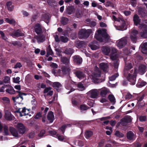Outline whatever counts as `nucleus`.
<instances>
[{
  "label": "nucleus",
  "mask_w": 147,
  "mask_h": 147,
  "mask_svg": "<svg viewBox=\"0 0 147 147\" xmlns=\"http://www.w3.org/2000/svg\"><path fill=\"white\" fill-rule=\"evenodd\" d=\"M127 138L129 140H131L134 139V133L131 131L128 132L127 134Z\"/></svg>",
  "instance_id": "obj_26"
},
{
  "label": "nucleus",
  "mask_w": 147,
  "mask_h": 147,
  "mask_svg": "<svg viewBox=\"0 0 147 147\" xmlns=\"http://www.w3.org/2000/svg\"><path fill=\"white\" fill-rule=\"evenodd\" d=\"M139 119L140 121L143 122L146 121L147 120V117L146 115L140 116L139 117Z\"/></svg>",
  "instance_id": "obj_41"
},
{
  "label": "nucleus",
  "mask_w": 147,
  "mask_h": 147,
  "mask_svg": "<svg viewBox=\"0 0 147 147\" xmlns=\"http://www.w3.org/2000/svg\"><path fill=\"white\" fill-rule=\"evenodd\" d=\"M13 35L15 37H18L24 36V34L23 33L21 32L20 30L18 29L13 33Z\"/></svg>",
  "instance_id": "obj_28"
},
{
  "label": "nucleus",
  "mask_w": 147,
  "mask_h": 147,
  "mask_svg": "<svg viewBox=\"0 0 147 147\" xmlns=\"http://www.w3.org/2000/svg\"><path fill=\"white\" fill-rule=\"evenodd\" d=\"M51 89V88L50 87L46 88L43 91V93H47V96H52L53 94V91L52 90H50Z\"/></svg>",
  "instance_id": "obj_20"
},
{
  "label": "nucleus",
  "mask_w": 147,
  "mask_h": 147,
  "mask_svg": "<svg viewBox=\"0 0 147 147\" xmlns=\"http://www.w3.org/2000/svg\"><path fill=\"white\" fill-rule=\"evenodd\" d=\"M34 31L38 35L42 33L41 26L40 24L37 23L35 25L34 27Z\"/></svg>",
  "instance_id": "obj_15"
},
{
  "label": "nucleus",
  "mask_w": 147,
  "mask_h": 147,
  "mask_svg": "<svg viewBox=\"0 0 147 147\" xmlns=\"http://www.w3.org/2000/svg\"><path fill=\"white\" fill-rule=\"evenodd\" d=\"M61 61L66 65H67L69 63V59L65 57H63L61 58Z\"/></svg>",
  "instance_id": "obj_25"
},
{
  "label": "nucleus",
  "mask_w": 147,
  "mask_h": 147,
  "mask_svg": "<svg viewBox=\"0 0 147 147\" xmlns=\"http://www.w3.org/2000/svg\"><path fill=\"white\" fill-rule=\"evenodd\" d=\"M3 130L4 131V133L5 135L7 136L9 135L8 127L7 126L5 125L4 126Z\"/></svg>",
  "instance_id": "obj_46"
},
{
  "label": "nucleus",
  "mask_w": 147,
  "mask_h": 147,
  "mask_svg": "<svg viewBox=\"0 0 147 147\" xmlns=\"http://www.w3.org/2000/svg\"><path fill=\"white\" fill-rule=\"evenodd\" d=\"M108 90L107 89H102L100 92V95L101 97L105 98L107 94L108 93Z\"/></svg>",
  "instance_id": "obj_30"
},
{
  "label": "nucleus",
  "mask_w": 147,
  "mask_h": 147,
  "mask_svg": "<svg viewBox=\"0 0 147 147\" xmlns=\"http://www.w3.org/2000/svg\"><path fill=\"white\" fill-rule=\"evenodd\" d=\"M89 92L90 93V97L94 99L97 97L99 93L98 90L95 89L91 90Z\"/></svg>",
  "instance_id": "obj_9"
},
{
  "label": "nucleus",
  "mask_w": 147,
  "mask_h": 147,
  "mask_svg": "<svg viewBox=\"0 0 147 147\" xmlns=\"http://www.w3.org/2000/svg\"><path fill=\"white\" fill-rule=\"evenodd\" d=\"M105 140L104 139L100 140L98 144V147H102L105 144Z\"/></svg>",
  "instance_id": "obj_53"
},
{
  "label": "nucleus",
  "mask_w": 147,
  "mask_h": 147,
  "mask_svg": "<svg viewBox=\"0 0 147 147\" xmlns=\"http://www.w3.org/2000/svg\"><path fill=\"white\" fill-rule=\"evenodd\" d=\"M131 121L132 120L131 118V117L129 116L124 117L121 120V124L123 125H125V123H130L131 122Z\"/></svg>",
  "instance_id": "obj_14"
},
{
  "label": "nucleus",
  "mask_w": 147,
  "mask_h": 147,
  "mask_svg": "<svg viewBox=\"0 0 147 147\" xmlns=\"http://www.w3.org/2000/svg\"><path fill=\"white\" fill-rule=\"evenodd\" d=\"M72 58L73 62L75 64L80 65L82 64L83 60L80 56L76 55L72 57Z\"/></svg>",
  "instance_id": "obj_4"
},
{
  "label": "nucleus",
  "mask_w": 147,
  "mask_h": 147,
  "mask_svg": "<svg viewBox=\"0 0 147 147\" xmlns=\"http://www.w3.org/2000/svg\"><path fill=\"white\" fill-rule=\"evenodd\" d=\"M127 79L131 85H134L136 84V76L134 75H132L129 73L127 76Z\"/></svg>",
  "instance_id": "obj_3"
},
{
  "label": "nucleus",
  "mask_w": 147,
  "mask_h": 147,
  "mask_svg": "<svg viewBox=\"0 0 147 147\" xmlns=\"http://www.w3.org/2000/svg\"><path fill=\"white\" fill-rule=\"evenodd\" d=\"M60 41L62 42L66 43L69 41V38L67 36H60Z\"/></svg>",
  "instance_id": "obj_36"
},
{
  "label": "nucleus",
  "mask_w": 147,
  "mask_h": 147,
  "mask_svg": "<svg viewBox=\"0 0 147 147\" xmlns=\"http://www.w3.org/2000/svg\"><path fill=\"white\" fill-rule=\"evenodd\" d=\"M10 79V78L9 77L6 76L5 77L3 82L5 83H9Z\"/></svg>",
  "instance_id": "obj_58"
},
{
  "label": "nucleus",
  "mask_w": 147,
  "mask_h": 147,
  "mask_svg": "<svg viewBox=\"0 0 147 147\" xmlns=\"http://www.w3.org/2000/svg\"><path fill=\"white\" fill-rule=\"evenodd\" d=\"M97 32L98 34H95V37L96 39L101 42H104V40L102 37L103 34L104 32H103L101 30H97Z\"/></svg>",
  "instance_id": "obj_8"
},
{
  "label": "nucleus",
  "mask_w": 147,
  "mask_h": 147,
  "mask_svg": "<svg viewBox=\"0 0 147 147\" xmlns=\"http://www.w3.org/2000/svg\"><path fill=\"white\" fill-rule=\"evenodd\" d=\"M81 12L80 10H77L76 13V17L78 18L82 17Z\"/></svg>",
  "instance_id": "obj_55"
},
{
  "label": "nucleus",
  "mask_w": 147,
  "mask_h": 147,
  "mask_svg": "<svg viewBox=\"0 0 147 147\" xmlns=\"http://www.w3.org/2000/svg\"><path fill=\"white\" fill-rule=\"evenodd\" d=\"M61 86V84L58 82H55L53 83V86L55 89L59 88Z\"/></svg>",
  "instance_id": "obj_40"
},
{
  "label": "nucleus",
  "mask_w": 147,
  "mask_h": 147,
  "mask_svg": "<svg viewBox=\"0 0 147 147\" xmlns=\"http://www.w3.org/2000/svg\"><path fill=\"white\" fill-rule=\"evenodd\" d=\"M140 27L141 28H143L145 26H147V20H143L142 22L140 24Z\"/></svg>",
  "instance_id": "obj_47"
},
{
  "label": "nucleus",
  "mask_w": 147,
  "mask_h": 147,
  "mask_svg": "<svg viewBox=\"0 0 147 147\" xmlns=\"http://www.w3.org/2000/svg\"><path fill=\"white\" fill-rule=\"evenodd\" d=\"M118 76V75L117 74H115L111 76L109 78V80L111 81H113L115 80L116 78Z\"/></svg>",
  "instance_id": "obj_56"
},
{
  "label": "nucleus",
  "mask_w": 147,
  "mask_h": 147,
  "mask_svg": "<svg viewBox=\"0 0 147 147\" xmlns=\"http://www.w3.org/2000/svg\"><path fill=\"white\" fill-rule=\"evenodd\" d=\"M93 135L92 131L89 130H87L85 132V136L87 139H88Z\"/></svg>",
  "instance_id": "obj_33"
},
{
  "label": "nucleus",
  "mask_w": 147,
  "mask_h": 147,
  "mask_svg": "<svg viewBox=\"0 0 147 147\" xmlns=\"http://www.w3.org/2000/svg\"><path fill=\"white\" fill-rule=\"evenodd\" d=\"M5 113L4 117L7 120L11 121L14 119V117L9 111L6 110L5 111Z\"/></svg>",
  "instance_id": "obj_5"
},
{
  "label": "nucleus",
  "mask_w": 147,
  "mask_h": 147,
  "mask_svg": "<svg viewBox=\"0 0 147 147\" xmlns=\"http://www.w3.org/2000/svg\"><path fill=\"white\" fill-rule=\"evenodd\" d=\"M85 42L83 41L78 40L76 43V46L78 48H81L85 47Z\"/></svg>",
  "instance_id": "obj_23"
},
{
  "label": "nucleus",
  "mask_w": 147,
  "mask_h": 147,
  "mask_svg": "<svg viewBox=\"0 0 147 147\" xmlns=\"http://www.w3.org/2000/svg\"><path fill=\"white\" fill-rule=\"evenodd\" d=\"M45 133V131L44 129H42L40 131L38 136L40 137H42Z\"/></svg>",
  "instance_id": "obj_62"
},
{
  "label": "nucleus",
  "mask_w": 147,
  "mask_h": 147,
  "mask_svg": "<svg viewBox=\"0 0 147 147\" xmlns=\"http://www.w3.org/2000/svg\"><path fill=\"white\" fill-rule=\"evenodd\" d=\"M67 128V126L66 125H62L60 128L59 129L62 131V134H64L65 131V130Z\"/></svg>",
  "instance_id": "obj_57"
},
{
  "label": "nucleus",
  "mask_w": 147,
  "mask_h": 147,
  "mask_svg": "<svg viewBox=\"0 0 147 147\" xmlns=\"http://www.w3.org/2000/svg\"><path fill=\"white\" fill-rule=\"evenodd\" d=\"M115 135L119 138H122L124 136V134L118 130H117L115 131Z\"/></svg>",
  "instance_id": "obj_37"
},
{
  "label": "nucleus",
  "mask_w": 147,
  "mask_h": 147,
  "mask_svg": "<svg viewBox=\"0 0 147 147\" xmlns=\"http://www.w3.org/2000/svg\"><path fill=\"white\" fill-rule=\"evenodd\" d=\"M12 99L14 102L20 104L21 103V102L23 100V98L22 96V98L20 96L18 97V96H17L15 97H12Z\"/></svg>",
  "instance_id": "obj_24"
},
{
  "label": "nucleus",
  "mask_w": 147,
  "mask_h": 147,
  "mask_svg": "<svg viewBox=\"0 0 147 147\" xmlns=\"http://www.w3.org/2000/svg\"><path fill=\"white\" fill-rule=\"evenodd\" d=\"M9 130L13 136L17 138H20L21 137V136L19 134L18 131L15 128L12 127H10Z\"/></svg>",
  "instance_id": "obj_10"
},
{
  "label": "nucleus",
  "mask_w": 147,
  "mask_h": 147,
  "mask_svg": "<svg viewBox=\"0 0 147 147\" xmlns=\"http://www.w3.org/2000/svg\"><path fill=\"white\" fill-rule=\"evenodd\" d=\"M132 68V64L131 63H128L127 65H125V68L124 70V74L125 76H126L127 75V71L130 70V69H131Z\"/></svg>",
  "instance_id": "obj_22"
},
{
  "label": "nucleus",
  "mask_w": 147,
  "mask_h": 147,
  "mask_svg": "<svg viewBox=\"0 0 147 147\" xmlns=\"http://www.w3.org/2000/svg\"><path fill=\"white\" fill-rule=\"evenodd\" d=\"M20 78L19 77H17L16 78H13V82L19 84L20 82L19 81Z\"/></svg>",
  "instance_id": "obj_59"
},
{
  "label": "nucleus",
  "mask_w": 147,
  "mask_h": 147,
  "mask_svg": "<svg viewBox=\"0 0 147 147\" xmlns=\"http://www.w3.org/2000/svg\"><path fill=\"white\" fill-rule=\"evenodd\" d=\"M102 37L104 38V40L105 42H109L110 40V37L106 32H104L103 34Z\"/></svg>",
  "instance_id": "obj_29"
},
{
  "label": "nucleus",
  "mask_w": 147,
  "mask_h": 147,
  "mask_svg": "<svg viewBox=\"0 0 147 147\" xmlns=\"http://www.w3.org/2000/svg\"><path fill=\"white\" fill-rule=\"evenodd\" d=\"M141 28L142 31L140 32L141 37L143 38H147V26Z\"/></svg>",
  "instance_id": "obj_13"
},
{
  "label": "nucleus",
  "mask_w": 147,
  "mask_h": 147,
  "mask_svg": "<svg viewBox=\"0 0 147 147\" xmlns=\"http://www.w3.org/2000/svg\"><path fill=\"white\" fill-rule=\"evenodd\" d=\"M47 118L50 123L53 122L54 119L53 112L51 111H49L47 114Z\"/></svg>",
  "instance_id": "obj_16"
},
{
  "label": "nucleus",
  "mask_w": 147,
  "mask_h": 147,
  "mask_svg": "<svg viewBox=\"0 0 147 147\" xmlns=\"http://www.w3.org/2000/svg\"><path fill=\"white\" fill-rule=\"evenodd\" d=\"M47 56L48 57V56L49 55H52L53 54V53L51 48L50 45H49L47 49Z\"/></svg>",
  "instance_id": "obj_35"
},
{
  "label": "nucleus",
  "mask_w": 147,
  "mask_h": 147,
  "mask_svg": "<svg viewBox=\"0 0 147 147\" xmlns=\"http://www.w3.org/2000/svg\"><path fill=\"white\" fill-rule=\"evenodd\" d=\"M90 108V107L89 108L85 104L82 105L80 106V110L82 111H86L88 109Z\"/></svg>",
  "instance_id": "obj_44"
},
{
  "label": "nucleus",
  "mask_w": 147,
  "mask_h": 147,
  "mask_svg": "<svg viewBox=\"0 0 147 147\" xmlns=\"http://www.w3.org/2000/svg\"><path fill=\"white\" fill-rule=\"evenodd\" d=\"M133 18L134 24L135 25L137 26L138 24H140V23L141 21V19L138 15L137 14L134 15Z\"/></svg>",
  "instance_id": "obj_17"
},
{
  "label": "nucleus",
  "mask_w": 147,
  "mask_h": 147,
  "mask_svg": "<svg viewBox=\"0 0 147 147\" xmlns=\"http://www.w3.org/2000/svg\"><path fill=\"white\" fill-rule=\"evenodd\" d=\"M118 57L117 54H110V58L111 60L113 61H115Z\"/></svg>",
  "instance_id": "obj_50"
},
{
  "label": "nucleus",
  "mask_w": 147,
  "mask_h": 147,
  "mask_svg": "<svg viewBox=\"0 0 147 147\" xmlns=\"http://www.w3.org/2000/svg\"><path fill=\"white\" fill-rule=\"evenodd\" d=\"M42 112L41 111L39 112L36 113V115L34 117V118L36 119H40L42 115Z\"/></svg>",
  "instance_id": "obj_48"
},
{
  "label": "nucleus",
  "mask_w": 147,
  "mask_h": 147,
  "mask_svg": "<svg viewBox=\"0 0 147 147\" xmlns=\"http://www.w3.org/2000/svg\"><path fill=\"white\" fill-rule=\"evenodd\" d=\"M92 32L91 29H82L78 32V37L80 39H86L89 37Z\"/></svg>",
  "instance_id": "obj_1"
},
{
  "label": "nucleus",
  "mask_w": 147,
  "mask_h": 147,
  "mask_svg": "<svg viewBox=\"0 0 147 147\" xmlns=\"http://www.w3.org/2000/svg\"><path fill=\"white\" fill-rule=\"evenodd\" d=\"M75 8L73 6H68L66 7V13L69 15L74 13Z\"/></svg>",
  "instance_id": "obj_21"
},
{
  "label": "nucleus",
  "mask_w": 147,
  "mask_h": 147,
  "mask_svg": "<svg viewBox=\"0 0 147 147\" xmlns=\"http://www.w3.org/2000/svg\"><path fill=\"white\" fill-rule=\"evenodd\" d=\"M12 45L14 46H16V45L21 47L22 46V44L21 42L19 41H12L11 43Z\"/></svg>",
  "instance_id": "obj_45"
},
{
  "label": "nucleus",
  "mask_w": 147,
  "mask_h": 147,
  "mask_svg": "<svg viewBox=\"0 0 147 147\" xmlns=\"http://www.w3.org/2000/svg\"><path fill=\"white\" fill-rule=\"evenodd\" d=\"M130 38L133 42L135 43L137 40V36L130 35Z\"/></svg>",
  "instance_id": "obj_54"
},
{
  "label": "nucleus",
  "mask_w": 147,
  "mask_h": 147,
  "mask_svg": "<svg viewBox=\"0 0 147 147\" xmlns=\"http://www.w3.org/2000/svg\"><path fill=\"white\" fill-rule=\"evenodd\" d=\"M2 100L4 102L8 104L10 102V100L9 98L7 97H4L2 98Z\"/></svg>",
  "instance_id": "obj_64"
},
{
  "label": "nucleus",
  "mask_w": 147,
  "mask_h": 147,
  "mask_svg": "<svg viewBox=\"0 0 147 147\" xmlns=\"http://www.w3.org/2000/svg\"><path fill=\"white\" fill-rule=\"evenodd\" d=\"M56 138H57L58 140L61 141H62L65 139V137L62 135H61L58 134L56 135Z\"/></svg>",
  "instance_id": "obj_49"
},
{
  "label": "nucleus",
  "mask_w": 147,
  "mask_h": 147,
  "mask_svg": "<svg viewBox=\"0 0 147 147\" xmlns=\"http://www.w3.org/2000/svg\"><path fill=\"white\" fill-rule=\"evenodd\" d=\"M0 34L1 36V37L3 39L5 40H7V37L5 36V33L2 31H0Z\"/></svg>",
  "instance_id": "obj_52"
},
{
  "label": "nucleus",
  "mask_w": 147,
  "mask_h": 147,
  "mask_svg": "<svg viewBox=\"0 0 147 147\" xmlns=\"http://www.w3.org/2000/svg\"><path fill=\"white\" fill-rule=\"evenodd\" d=\"M146 84V82L143 81L139 80L138 83L136 84V86L138 87L141 88L145 86Z\"/></svg>",
  "instance_id": "obj_32"
},
{
  "label": "nucleus",
  "mask_w": 147,
  "mask_h": 147,
  "mask_svg": "<svg viewBox=\"0 0 147 147\" xmlns=\"http://www.w3.org/2000/svg\"><path fill=\"white\" fill-rule=\"evenodd\" d=\"M65 53L67 55H72L73 53V51L70 48L66 49L64 51Z\"/></svg>",
  "instance_id": "obj_39"
},
{
  "label": "nucleus",
  "mask_w": 147,
  "mask_h": 147,
  "mask_svg": "<svg viewBox=\"0 0 147 147\" xmlns=\"http://www.w3.org/2000/svg\"><path fill=\"white\" fill-rule=\"evenodd\" d=\"M22 65L20 62H18L14 66V68L15 69H17L19 68H20L22 67Z\"/></svg>",
  "instance_id": "obj_63"
},
{
  "label": "nucleus",
  "mask_w": 147,
  "mask_h": 147,
  "mask_svg": "<svg viewBox=\"0 0 147 147\" xmlns=\"http://www.w3.org/2000/svg\"><path fill=\"white\" fill-rule=\"evenodd\" d=\"M19 134H23L26 131V127L22 123H18L17 126Z\"/></svg>",
  "instance_id": "obj_6"
},
{
  "label": "nucleus",
  "mask_w": 147,
  "mask_h": 147,
  "mask_svg": "<svg viewBox=\"0 0 147 147\" xmlns=\"http://www.w3.org/2000/svg\"><path fill=\"white\" fill-rule=\"evenodd\" d=\"M127 44V40L124 38H121L117 44V46L119 49L124 47Z\"/></svg>",
  "instance_id": "obj_7"
},
{
  "label": "nucleus",
  "mask_w": 147,
  "mask_h": 147,
  "mask_svg": "<svg viewBox=\"0 0 147 147\" xmlns=\"http://www.w3.org/2000/svg\"><path fill=\"white\" fill-rule=\"evenodd\" d=\"M125 22L124 20L122 22V24L119 27L120 28V30H126L127 29V28L125 26Z\"/></svg>",
  "instance_id": "obj_42"
},
{
  "label": "nucleus",
  "mask_w": 147,
  "mask_h": 147,
  "mask_svg": "<svg viewBox=\"0 0 147 147\" xmlns=\"http://www.w3.org/2000/svg\"><path fill=\"white\" fill-rule=\"evenodd\" d=\"M36 37L37 40L40 42H43L45 40V37L42 33L38 35Z\"/></svg>",
  "instance_id": "obj_27"
},
{
  "label": "nucleus",
  "mask_w": 147,
  "mask_h": 147,
  "mask_svg": "<svg viewBox=\"0 0 147 147\" xmlns=\"http://www.w3.org/2000/svg\"><path fill=\"white\" fill-rule=\"evenodd\" d=\"M146 67L144 65H140L138 68V72L141 75H143L146 71Z\"/></svg>",
  "instance_id": "obj_11"
},
{
  "label": "nucleus",
  "mask_w": 147,
  "mask_h": 147,
  "mask_svg": "<svg viewBox=\"0 0 147 147\" xmlns=\"http://www.w3.org/2000/svg\"><path fill=\"white\" fill-rule=\"evenodd\" d=\"M42 19L45 21H49V16L47 14H42L41 16Z\"/></svg>",
  "instance_id": "obj_38"
},
{
  "label": "nucleus",
  "mask_w": 147,
  "mask_h": 147,
  "mask_svg": "<svg viewBox=\"0 0 147 147\" xmlns=\"http://www.w3.org/2000/svg\"><path fill=\"white\" fill-rule=\"evenodd\" d=\"M38 18L37 15L35 14L33 15L31 18V20L32 22H33L35 21Z\"/></svg>",
  "instance_id": "obj_60"
},
{
  "label": "nucleus",
  "mask_w": 147,
  "mask_h": 147,
  "mask_svg": "<svg viewBox=\"0 0 147 147\" xmlns=\"http://www.w3.org/2000/svg\"><path fill=\"white\" fill-rule=\"evenodd\" d=\"M100 68L104 72H107L108 71V66L107 63H101L99 64Z\"/></svg>",
  "instance_id": "obj_18"
},
{
  "label": "nucleus",
  "mask_w": 147,
  "mask_h": 147,
  "mask_svg": "<svg viewBox=\"0 0 147 147\" xmlns=\"http://www.w3.org/2000/svg\"><path fill=\"white\" fill-rule=\"evenodd\" d=\"M75 74L76 77L80 79L84 78L85 76V75L83 72L80 70L76 71Z\"/></svg>",
  "instance_id": "obj_12"
},
{
  "label": "nucleus",
  "mask_w": 147,
  "mask_h": 147,
  "mask_svg": "<svg viewBox=\"0 0 147 147\" xmlns=\"http://www.w3.org/2000/svg\"><path fill=\"white\" fill-rule=\"evenodd\" d=\"M108 98L110 101L112 102V103L115 104V99L114 95L113 94H109L108 96Z\"/></svg>",
  "instance_id": "obj_34"
},
{
  "label": "nucleus",
  "mask_w": 147,
  "mask_h": 147,
  "mask_svg": "<svg viewBox=\"0 0 147 147\" xmlns=\"http://www.w3.org/2000/svg\"><path fill=\"white\" fill-rule=\"evenodd\" d=\"M131 35H133V36H137V35L138 34V32L137 30L133 29H132L131 32Z\"/></svg>",
  "instance_id": "obj_51"
},
{
  "label": "nucleus",
  "mask_w": 147,
  "mask_h": 147,
  "mask_svg": "<svg viewBox=\"0 0 147 147\" xmlns=\"http://www.w3.org/2000/svg\"><path fill=\"white\" fill-rule=\"evenodd\" d=\"M110 48L107 46L103 47H102V52L105 55H108L110 53Z\"/></svg>",
  "instance_id": "obj_19"
},
{
  "label": "nucleus",
  "mask_w": 147,
  "mask_h": 147,
  "mask_svg": "<svg viewBox=\"0 0 147 147\" xmlns=\"http://www.w3.org/2000/svg\"><path fill=\"white\" fill-rule=\"evenodd\" d=\"M71 71V69L69 66L63 65L61 67V69L58 70V75L61 77L65 75H67L69 74Z\"/></svg>",
  "instance_id": "obj_2"
},
{
  "label": "nucleus",
  "mask_w": 147,
  "mask_h": 147,
  "mask_svg": "<svg viewBox=\"0 0 147 147\" xmlns=\"http://www.w3.org/2000/svg\"><path fill=\"white\" fill-rule=\"evenodd\" d=\"M114 67L115 68L117 69L119 66V61L117 60H115L113 63Z\"/></svg>",
  "instance_id": "obj_61"
},
{
  "label": "nucleus",
  "mask_w": 147,
  "mask_h": 147,
  "mask_svg": "<svg viewBox=\"0 0 147 147\" xmlns=\"http://www.w3.org/2000/svg\"><path fill=\"white\" fill-rule=\"evenodd\" d=\"M5 91L7 92L10 94H14L16 92L13 88L11 86H9L8 88L6 89Z\"/></svg>",
  "instance_id": "obj_31"
},
{
  "label": "nucleus",
  "mask_w": 147,
  "mask_h": 147,
  "mask_svg": "<svg viewBox=\"0 0 147 147\" xmlns=\"http://www.w3.org/2000/svg\"><path fill=\"white\" fill-rule=\"evenodd\" d=\"M68 21V19L66 17H63L61 20V23L63 25H66Z\"/></svg>",
  "instance_id": "obj_43"
}]
</instances>
